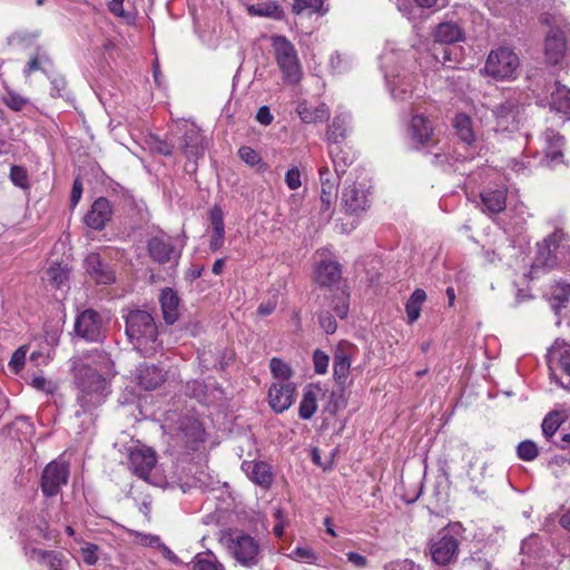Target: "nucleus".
Returning a JSON list of instances; mask_svg holds the SVG:
<instances>
[{
	"label": "nucleus",
	"mask_w": 570,
	"mask_h": 570,
	"mask_svg": "<svg viewBox=\"0 0 570 570\" xmlns=\"http://www.w3.org/2000/svg\"><path fill=\"white\" fill-rule=\"evenodd\" d=\"M550 108L561 115L563 119H570V88L556 83L551 92Z\"/></svg>",
	"instance_id": "nucleus-38"
},
{
	"label": "nucleus",
	"mask_w": 570,
	"mask_h": 570,
	"mask_svg": "<svg viewBox=\"0 0 570 570\" xmlns=\"http://www.w3.org/2000/svg\"><path fill=\"white\" fill-rule=\"evenodd\" d=\"M66 562L62 553L51 550L43 566L48 567L49 570H65Z\"/></svg>",
	"instance_id": "nucleus-64"
},
{
	"label": "nucleus",
	"mask_w": 570,
	"mask_h": 570,
	"mask_svg": "<svg viewBox=\"0 0 570 570\" xmlns=\"http://www.w3.org/2000/svg\"><path fill=\"white\" fill-rule=\"evenodd\" d=\"M426 299V294L423 289L416 288L405 304L407 321L410 324L416 322L421 315L422 305Z\"/></svg>",
	"instance_id": "nucleus-44"
},
{
	"label": "nucleus",
	"mask_w": 570,
	"mask_h": 570,
	"mask_svg": "<svg viewBox=\"0 0 570 570\" xmlns=\"http://www.w3.org/2000/svg\"><path fill=\"white\" fill-rule=\"evenodd\" d=\"M218 542L240 567L252 569L257 567L263 558L259 540L244 530L227 529L219 532Z\"/></svg>",
	"instance_id": "nucleus-5"
},
{
	"label": "nucleus",
	"mask_w": 570,
	"mask_h": 570,
	"mask_svg": "<svg viewBox=\"0 0 570 570\" xmlns=\"http://www.w3.org/2000/svg\"><path fill=\"white\" fill-rule=\"evenodd\" d=\"M543 150L544 157L541 163L549 168H557L559 165L564 164L562 148L564 138L553 129H547L543 135Z\"/></svg>",
	"instance_id": "nucleus-23"
},
{
	"label": "nucleus",
	"mask_w": 570,
	"mask_h": 570,
	"mask_svg": "<svg viewBox=\"0 0 570 570\" xmlns=\"http://www.w3.org/2000/svg\"><path fill=\"white\" fill-rule=\"evenodd\" d=\"M1 101L12 111H23L32 106V102L28 97L20 95L9 87L4 88Z\"/></svg>",
	"instance_id": "nucleus-43"
},
{
	"label": "nucleus",
	"mask_w": 570,
	"mask_h": 570,
	"mask_svg": "<svg viewBox=\"0 0 570 570\" xmlns=\"http://www.w3.org/2000/svg\"><path fill=\"white\" fill-rule=\"evenodd\" d=\"M171 434L189 450H197L204 442L205 429L195 416H183L173 429Z\"/></svg>",
	"instance_id": "nucleus-17"
},
{
	"label": "nucleus",
	"mask_w": 570,
	"mask_h": 570,
	"mask_svg": "<svg viewBox=\"0 0 570 570\" xmlns=\"http://www.w3.org/2000/svg\"><path fill=\"white\" fill-rule=\"evenodd\" d=\"M352 350H353V346L347 343H340L335 350L333 371H334V379L340 384H343L348 376L350 368H351Z\"/></svg>",
	"instance_id": "nucleus-31"
},
{
	"label": "nucleus",
	"mask_w": 570,
	"mask_h": 570,
	"mask_svg": "<svg viewBox=\"0 0 570 570\" xmlns=\"http://www.w3.org/2000/svg\"><path fill=\"white\" fill-rule=\"evenodd\" d=\"M128 468L138 478L147 481L156 465V452L139 442H132L128 449Z\"/></svg>",
	"instance_id": "nucleus-14"
},
{
	"label": "nucleus",
	"mask_w": 570,
	"mask_h": 570,
	"mask_svg": "<svg viewBox=\"0 0 570 570\" xmlns=\"http://www.w3.org/2000/svg\"><path fill=\"white\" fill-rule=\"evenodd\" d=\"M461 523H452L439 532V537L430 543L432 560L438 564H449L454 561L459 552V538L462 537Z\"/></svg>",
	"instance_id": "nucleus-9"
},
{
	"label": "nucleus",
	"mask_w": 570,
	"mask_h": 570,
	"mask_svg": "<svg viewBox=\"0 0 570 570\" xmlns=\"http://www.w3.org/2000/svg\"><path fill=\"white\" fill-rule=\"evenodd\" d=\"M517 453L521 460L532 461L538 456L539 450L533 441L524 440L517 446Z\"/></svg>",
	"instance_id": "nucleus-53"
},
{
	"label": "nucleus",
	"mask_w": 570,
	"mask_h": 570,
	"mask_svg": "<svg viewBox=\"0 0 570 570\" xmlns=\"http://www.w3.org/2000/svg\"><path fill=\"white\" fill-rule=\"evenodd\" d=\"M453 127L460 142L454 147L443 144L438 151L431 153L433 165L452 166L455 163L473 159L478 154V140L472 119L465 114H459L453 120Z\"/></svg>",
	"instance_id": "nucleus-3"
},
{
	"label": "nucleus",
	"mask_w": 570,
	"mask_h": 570,
	"mask_svg": "<svg viewBox=\"0 0 570 570\" xmlns=\"http://www.w3.org/2000/svg\"><path fill=\"white\" fill-rule=\"evenodd\" d=\"M413 2L421 8H431L435 4L436 0H396V7L404 17L410 19L414 10Z\"/></svg>",
	"instance_id": "nucleus-51"
},
{
	"label": "nucleus",
	"mask_w": 570,
	"mask_h": 570,
	"mask_svg": "<svg viewBox=\"0 0 570 570\" xmlns=\"http://www.w3.org/2000/svg\"><path fill=\"white\" fill-rule=\"evenodd\" d=\"M409 135L411 144L415 149L432 147L438 151V146L434 144V131L431 121L423 115H413L409 125ZM429 153H434L430 150ZM432 156V154H430Z\"/></svg>",
	"instance_id": "nucleus-19"
},
{
	"label": "nucleus",
	"mask_w": 570,
	"mask_h": 570,
	"mask_svg": "<svg viewBox=\"0 0 570 570\" xmlns=\"http://www.w3.org/2000/svg\"><path fill=\"white\" fill-rule=\"evenodd\" d=\"M533 164L528 157L512 158L509 167L518 175H527L531 171Z\"/></svg>",
	"instance_id": "nucleus-61"
},
{
	"label": "nucleus",
	"mask_w": 570,
	"mask_h": 570,
	"mask_svg": "<svg viewBox=\"0 0 570 570\" xmlns=\"http://www.w3.org/2000/svg\"><path fill=\"white\" fill-rule=\"evenodd\" d=\"M114 375V362L105 352H97L92 357L75 366L77 415L91 413L105 403L110 394L109 380Z\"/></svg>",
	"instance_id": "nucleus-2"
},
{
	"label": "nucleus",
	"mask_w": 570,
	"mask_h": 570,
	"mask_svg": "<svg viewBox=\"0 0 570 570\" xmlns=\"http://www.w3.org/2000/svg\"><path fill=\"white\" fill-rule=\"evenodd\" d=\"M318 386L308 385L304 389L303 397L298 406V415L302 420H309L317 410Z\"/></svg>",
	"instance_id": "nucleus-39"
},
{
	"label": "nucleus",
	"mask_w": 570,
	"mask_h": 570,
	"mask_svg": "<svg viewBox=\"0 0 570 570\" xmlns=\"http://www.w3.org/2000/svg\"><path fill=\"white\" fill-rule=\"evenodd\" d=\"M51 66L50 59L47 57L45 52H37V55L31 58L24 69L26 76L30 75L33 71L42 70L47 71V67Z\"/></svg>",
	"instance_id": "nucleus-52"
},
{
	"label": "nucleus",
	"mask_w": 570,
	"mask_h": 570,
	"mask_svg": "<svg viewBox=\"0 0 570 570\" xmlns=\"http://www.w3.org/2000/svg\"><path fill=\"white\" fill-rule=\"evenodd\" d=\"M328 155L337 175H344L355 158L353 150L341 142L328 145Z\"/></svg>",
	"instance_id": "nucleus-34"
},
{
	"label": "nucleus",
	"mask_w": 570,
	"mask_h": 570,
	"mask_svg": "<svg viewBox=\"0 0 570 570\" xmlns=\"http://www.w3.org/2000/svg\"><path fill=\"white\" fill-rule=\"evenodd\" d=\"M70 474L69 463L57 459L49 462L40 476V489L46 498L56 497L68 483Z\"/></svg>",
	"instance_id": "nucleus-12"
},
{
	"label": "nucleus",
	"mask_w": 570,
	"mask_h": 570,
	"mask_svg": "<svg viewBox=\"0 0 570 570\" xmlns=\"http://www.w3.org/2000/svg\"><path fill=\"white\" fill-rule=\"evenodd\" d=\"M351 114L347 111H337L326 130L327 145L343 142L351 131Z\"/></svg>",
	"instance_id": "nucleus-28"
},
{
	"label": "nucleus",
	"mask_w": 570,
	"mask_h": 570,
	"mask_svg": "<svg viewBox=\"0 0 570 570\" xmlns=\"http://www.w3.org/2000/svg\"><path fill=\"white\" fill-rule=\"evenodd\" d=\"M370 188L364 183L347 185L342 194V202L351 214H360L370 207Z\"/></svg>",
	"instance_id": "nucleus-22"
},
{
	"label": "nucleus",
	"mask_w": 570,
	"mask_h": 570,
	"mask_svg": "<svg viewBox=\"0 0 570 570\" xmlns=\"http://www.w3.org/2000/svg\"><path fill=\"white\" fill-rule=\"evenodd\" d=\"M27 352H28L27 345H22L13 352L11 360L9 361V368L13 373L17 374L23 368L24 363H26Z\"/></svg>",
	"instance_id": "nucleus-57"
},
{
	"label": "nucleus",
	"mask_w": 570,
	"mask_h": 570,
	"mask_svg": "<svg viewBox=\"0 0 570 570\" xmlns=\"http://www.w3.org/2000/svg\"><path fill=\"white\" fill-rule=\"evenodd\" d=\"M183 149L189 159H196L204 154V136L194 124L189 125L185 130Z\"/></svg>",
	"instance_id": "nucleus-33"
},
{
	"label": "nucleus",
	"mask_w": 570,
	"mask_h": 570,
	"mask_svg": "<svg viewBox=\"0 0 570 570\" xmlns=\"http://www.w3.org/2000/svg\"><path fill=\"white\" fill-rule=\"evenodd\" d=\"M509 213L510 219L504 223V233L513 236L522 235L527 229L528 222L532 217V214L523 203L514 204Z\"/></svg>",
	"instance_id": "nucleus-27"
},
{
	"label": "nucleus",
	"mask_w": 570,
	"mask_h": 570,
	"mask_svg": "<svg viewBox=\"0 0 570 570\" xmlns=\"http://www.w3.org/2000/svg\"><path fill=\"white\" fill-rule=\"evenodd\" d=\"M313 364L315 373L325 374L328 368L330 357L325 352L316 350L313 354Z\"/></svg>",
	"instance_id": "nucleus-60"
},
{
	"label": "nucleus",
	"mask_w": 570,
	"mask_h": 570,
	"mask_svg": "<svg viewBox=\"0 0 570 570\" xmlns=\"http://www.w3.org/2000/svg\"><path fill=\"white\" fill-rule=\"evenodd\" d=\"M147 252L149 257L160 265H177L181 255V248L177 247L174 238L165 233L148 239Z\"/></svg>",
	"instance_id": "nucleus-13"
},
{
	"label": "nucleus",
	"mask_w": 570,
	"mask_h": 570,
	"mask_svg": "<svg viewBox=\"0 0 570 570\" xmlns=\"http://www.w3.org/2000/svg\"><path fill=\"white\" fill-rule=\"evenodd\" d=\"M561 414L559 412H550L542 421L541 428L544 438L551 441L556 432L561 425Z\"/></svg>",
	"instance_id": "nucleus-47"
},
{
	"label": "nucleus",
	"mask_w": 570,
	"mask_h": 570,
	"mask_svg": "<svg viewBox=\"0 0 570 570\" xmlns=\"http://www.w3.org/2000/svg\"><path fill=\"white\" fill-rule=\"evenodd\" d=\"M75 331L78 336L88 342L100 341L102 337V322L100 315L94 309L83 311L76 318Z\"/></svg>",
	"instance_id": "nucleus-21"
},
{
	"label": "nucleus",
	"mask_w": 570,
	"mask_h": 570,
	"mask_svg": "<svg viewBox=\"0 0 570 570\" xmlns=\"http://www.w3.org/2000/svg\"><path fill=\"white\" fill-rule=\"evenodd\" d=\"M191 570H225V567L213 551L207 550L194 557Z\"/></svg>",
	"instance_id": "nucleus-42"
},
{
	"label": "nucleus",
	"mask_w": 570,
	"mask_h": 570,
	"mask_svg": "<svg viewBox=\"0 0 570 570\" xmlns=\"http://www.w3.org/2000/svg\"><path fill=\"white\" fill-rule=\"evenodd\" d=\"M242 470L248 479L263 488H268L273 482V473L269 464L263 461H244Z\"/></svg>",
	"instance_id": "nucleus-30"
},
{
	"label": "nucleus",
	"mask_w": 570,
	"mask_h": 570,
	"mask_svg": "<svg viewBox=\"0 0 570 570\" xmlns=\"http://www.w3.org/2000/svg\"><path fill=\"white\" fill-rule=\"evenodd\" d=\"M130 534L134 538V541L140 546L153 548H158V546H160L161 540L158 535L138 531H132Z\"/></svg>",
	"instance_id": "nucleus-59"
},
{
	"label": "nucleus",
	"mask_w": 570,
	"mask_h": 570,
	"mask_svg": "<svg viewBox=\"0 0 570 570\" xmlns=\"http://www.w3.org/2000/svg\"><path fill=\"white\" fill-rule=\"evenodd\" d=\"M296 111L301 120L305 124L323 122L330 117V109L325 104L313 106L303 101L297 105Z\"/></svg>",
	"instance_id": "nucleus-37"
},
{
	"label": "nucleus",
	"mask_w": 570,
	"mask_h": 570,
	"mask_svg": "<svg viewBox=\"0 0 570 570\" xmlns=\"http://www.w3.org/2000/svg\"><path fill=\"white\" fill-rule=\"evenodd\" d=\"M292 11L297 14H318L324 16L327 9L324 8V0H294Z\"/></svg>",
	"instance_id": "nucleus-45"
},
{
	"label": "nucleus",
	"mask_w": 570,
	"mask_h": 570,
	"mask_svg": "<svg viewBox=\"0 0 570 570\" xmlns=\"http://www.w3.org/2000/svg\"><path fill=\"white\" fill-rule=\"evenodd\" d=\"M296 385L293 382H275L268 390L269 406L276 413H283L294 403Z\"/></svg>",
	"instance_id": "nucleus-24"
},
{
	"label": "nucleus",
	"mask_w": 570,
	"mask_h": 570,
	"mask_svg": "<svg viewBox=\"0 0 570 570\" xmlns=\"http://www.w3.org/2000/svg\"><path fill=\"white\" fill-rule=\"evenodd\" d=\"M51 550H42L33 547H24V554L29 561L43 564L48 559Z\"/></svg>",
	"instance_id": "nucleus-62"
},
{
	"label": "nucleus",
	"mask_w": 570,
	"mask_h": 570,
	"mask_svg": "<svg viewBox=\"0 0 570 570\" xmlns=\"http://www.w3.org/2000/svg\"><path fill=\"white\" fill-rule=\"evenodd\" d=\"M570 259V237L562 228H556L537 244V254L531 266V274L547 272L559 267Z\"/></svg>",
	"instance_id": "nucleus-6"
},
{
	"label": "nucleus",
	"mask_w": 570,
	"mask_h": 570,
	"mask_svg": "<svg viewBox=\"0 0 570 570\" xmlns=\"http://www.w3.org/2000/svg\"><path fill=\"white\" fill-rule=\"evenodd\" d=\"M10 179L12 184L19 188L27 189L29 187L28 174L23 167L12 166L10 169Z\"/></svg>",
	"instance_id": "nucleus-58"
},
{
	"label": "nucleus",
	"mask_w": 570,
	"mask_h": 570,
	"mask_svg": "<svg viewBox=\"0 0 570 570\" xmlns=\"http://www.w3.org/2000/svg\"><path fill=\"white\" fill-rule=\"evenodd\" d=\"M321 183V215L323 220H328L333 213V205L337 199V189L341 177L337 173L332 174L327 166H322L318 169Z\"/></svg>",
	"instance_id": "nucleus-15"
},
{
	"label": "nucleus",
	"mask_w": 570,
	"mask_h": 570,
	"mask_svg": "<svg viewBox=\"0 0 570 570\" xmlns=\"http://www.w3.org/2000/svg\"><path fill=\"white\" fill-rule=\"evenodd\" d=\"M495 131L514 132L523 124V108L513 100H508L493 109Z\"/></svg>",
	"instance_id": "nucleus-16"
},
{
	"label": "nucleus",
	"mask_w": 570,
	"mask_h": 570,
	"mask_svg": "<svg viewBox=\"0 0 570 570\" xmlns=\"http://www.w3.org/2000/svg\"><path fill=\"white\" fill-rule=\"evenodd\" d=\"M480 208L492 217L507 208L508 187L504 183L485 186L480 191Z\"/></svg>",
	"instance_id": "nucleus-18"
},
{
	"label": "nucleus",
	"mask_w": 570,
	"mask_h": 570,
	"mask_svg": "<svg viewBox=\"0 0 570 570\" xmlns=\"http://www.w3.org/2000/svg\"><path fill=\"white\" fill-rule=\"evenodd\" d=\"M383 570H423V568L407 558H399L383 564Z\"/></svg>",
	"instance_id": "nucleus-55"
},
{
	"label": "nucleus",
	"mask_w": 570,
	"mask_h": 570,
	"mask_svg": "<svg viewBox=\"0 0 570 570\" xmlns=\"http://www.w3.org/2000/svg\"><path fill=\"white\" fill-rule=\"evenodd\" d=\"M112 216V206L105 197L97 198L91 205L90 210L85 216V223L88 227L101 230Z\"/></svg>",
	"instance_id": "nucleus-25"
},
{
	"label": "nucleus",
	"mask_w": 570,
	"mask_h": 570,
	"mask_svg": "<svg viewBox=\"0 0 570 570\" xmlns=\"http://www.w3.org/2000/svg\"><path fill=\"white\" fill-rule=\"evenodd\" d=\"M209 220L212 228L209 248L212 252H217L223 247L225 240L224 213L219 206L216 205L210 208Z\"/></svg>",
	"instance_id": "nucleus-32"
},
{
	"label": "nucleus",
	"mask_w": 570,
	"mask_h": 570,
	"mask_svg": "<svg viewBox=\"0 0 570 570\" xmlns=\"http://www.w3.org/2000/svg\"><path fill=\"white\" fill-rule=\"evenodd\" d=\"M51 90L50 94L52 97H61L66 100L70 99V94L67 89V81L60 75H55L50 78Z\"/></svg>",
	"instance_id": "nucleus-54"
},
{
	"label": "nucleus",
	"mask_w": 570,
	"mask_h": 570,
	"mask_svg": "<svg viewBox=\"0 0 570 570\" xmlns=\"http://www.w3.org/2000/svg\"><path fill=\"white\" fill-rule=\"evenodd\" d=\"M341 266L336 261L321 258L315 266V281L321 286H332L341 279Z\"/></svg>",
	"instance_id": "nucleus-29"
},
{
	"label": "nucleus",
	"mask_w": 570,
	"mask_h": 570,
	"mask_svg": "<svg viewBox=\"0 0 570 570\" xmlns=\"http://www.w3.org/2000/svg\"><path fill=\"white\" fill-rule=\"evenodd\" d=\"M124 317L126 335L137 352L144 356H150L161 348L158 328L150 313L142 309H130Z\"/></svg>",
	"instance_id": "nucleus-4"
},
{
	"label": "nucleus",
	"mask_w": 570,
	"mask_h": 570,
	"mask_svg": "<svg viewBox=\"0 0 570 570\" xmlns=\"http://www.w3.org/2000/svg\"><path fill=\"white\" fill-rule=\"evenodd\" d=\"M287 557L299 563L325 567L323 558L309 546H297Z\"/></svg>",
	"instance_id": "nucleus-41"
},
{
	"label": "nucleus",
	"mask_w": 570,
	"mask_h": 570,
	"mask_svg": "<svg viewBox=\"0 0 570 570\" xmlns=\"http://www.w3.org/2000/svg\"><path fill=\"white\" fill-rule=\"evenodd\" d=\"M99 547L95 543L83 542L80 548V554L83 563L87 566H95L98 562Z\"/></svg>",
	"instance_id": "nucleus-56"
},
{
	"label": "nucleus",
	"mask_w": 570,
	"mask_h": 570,
	"mask_svg": "<svg viewBox=\"0 0 570 570\" xmlns=\"http://www.w3.org/2000/svg\"><path fill=\"white\" fill-rule=\"evenodd\" d=\"M240 159L250 167H258V170H263L266 164L263 163L261 155L248 146H243L238 150Z\"/></svg>",
	"instance_id": "nucleus-50"
},
{
	"label": "nucleus",
	"mask_w": 570,
	"mask_h": 570,
	"mask_svg": "<svg viewBox=\"0 0 570 570\" xmlns=\"http://www.w3.org/2000/svg\"><path fill=\"white\" fill-rule=\"evenodd\" d=\"M159 303L163 312L164 321L171 325L179 317V297L177 293L170 288H164L159 296Z\"/></svg>",
	"instance_id": "nucleus-35"
},
{
	"label": "nucleus",
	"mask_w": 570,
	"mask_h": 570,
	"mask_svg": "<svg viewBox=\"0 0 570 570\" xmlns=\"http://www.w3.org/2000/svg\"><path fill=\"white\" fill-rule=\"evenodd\" d=\"M434 43L417 57V49L404 50L394 41H387L380 56V66L391 97L396 102L409 101L417 82L416 70L428 73L436 70L440 65L452 67L451 50L444 45L463 40L462 29L454 22L440 23L434 32Z\"/></svg>",
	"instance_id": "nucleus-1"
},
{
	"label": "nucleus",
	"mask_w": 570,
	"mask_h": 570,
	"mask_svg": "<svg viewBox=\"0 0 570 570\" xmlns=\"http://www.w3.org/2000/svg\"><path fill=\"white\" fill-rule=\"evenodd\" d=\"M135 377L142 389L155 390L165 381L166 372L158 365L142 363L137 366Z\"/></svg>",
	"instance_id": "nucleus-26"
},
{
	"label": "nucleus",
	"mask_w": 570,
	"mask_h": 570,
	"mask_svg": "<svg viewBox=\"0 0 570 570\" xmlns=\"http://www.w3.org/2000/svg\"><path fill=\"white\" fill-rule=\"evenodd\" d=\"M550 304L557 315L568 317L570 315V285L558 283L552 289Z\"/></svg>",
	"instance_id": "nucleus-36"
},
{
	"label": "nucleus",
	"mask_w": 570,
	"mask_h": 570,
	"mask_svg": "<svg viewBox=\"0 0 570 570\" xmlns=\"http://www.w3.org/2000/svg\"><path fill=\"white\" fill-rule=\"evenodd\" d=\"M541 21L550 26L544 41L546 59L551 65H558L567 53L570 56V41L567 39L569 23L563 17H552L549 13L543 14Z\"/></svg>",
	"instance_id": "nucleus-7"
},
{
	"label": "nucleus",
	"mask_w": 570,
	"mask_h": 570,
	"mask_svg": "<svg viewBox=\"0 0 570 570\" xmlns=\"http://www.w3.org/2000/svg\"><path fill=\"white\" fill-rule=\"evenodd\" d=\"M269 368L273 376L277 379L278 382H289L292 370L283 360L273 357L269 362Z\"/></svg>",
	"instance_id": "nucleus-49"
},
{
	"label": "nucleus",
	"mask_w": 570,
	"mask_h": 570,
	"mask_svg": "<svg viewBox=\"0 0 570 570\" xmlns=\"http://www.w3.org/2000/svg\"><path fill=\"white\" fill-rule=\"evenodd\" d=\"M247 12L253 17H265L274 20L284 19V10L276 1L250 4L247 7Z\"/></svg>",
	"instance_id": "nucleus-40"
},
{
	"label": "nucleus",
	"mask_w": 570,
	"mask_h": 570,
	"mask_svg": "<svg viewBox=\"0 0 570 570\" xmlns=\"http://www.w3.org/2000/svg\"><path fill=\"white\" fill-rule=\"evenodd\" d=\"M47 275L55 287L61 288L69 278V269L61 264H53L48 268Z\"/></svg>",
	"instance_id": "nucleus-48"
},
{
	"label": "nucleus",
	"mask_w": 570,
	"mask_h": 570,
	"mask_svg": "<svg viewBox=\"0 0 570 570\" xmlns=\"http://www.w3.org/2000/svg\"><path fill=\"white\" fill-rule=\"evenodd\" d=\"M87 276L99 285H111L116 282L114 267L105 262L98 253H90L83 259Z\"/></svg>",
	"instance_id": "nucleus-20"
},
{
	"label": "nucleus",
	"mask_w": 570,
	"mask_h": 570,
	"mask_svg": "<svg viewBox=\"0 0 570 570\" xmlns=\"http://www.w3.org/2000/svg\"><path fill=\"white\" fill-rule=\"evenodd\" d=\"M330 308L338 316L344 318L348 313V294L345 291H338L331 299Z\"/></svg>",
	"instance_id": "nucleus-46"
},
{
	"label": "nucleus",
	"mask_w": 570,
	"mask_h": 570,
	"mask_svg": "<svg viewBox=\"0 0 570 570\" xmlns=\"http://www.w3.org/2000/svg\"><path fill=\"white\" fill-rule=\"evenodd\" d=\"M271 46L276 63L286 82L296 83L302 77V66L295 46L285 36L271 37Z\"/></svg>",
	"instance_id": "nucleus-8"
},
{
	"label": "nucleus",
	"mask_w": 570,
	"mask_h": 570,
	"mask_svg": "<svg viewBox=\"0 0 570 570\" xmlns=\"http://www.w3.org/2000/svg\"><path fill=\"white\" fill-rule=\"evenodd\" d=\"M519 66L520 61L517 53L509 48L501 47L489 53L484 71L494 79L511 80L517 77Z\"/></svg>",
	"instance_id": "nucleus-10"
},
{
	"label": "nucleus",
	"mask_w": 570,
	"mask_h": 570,
	"mask_svg": "<svg viewBox=\"0 0 570 570\" xmlns=\"http://www.w3.org/2000/svg\"><path fill=\"white\" fill-rule=\"evenodd\" d=\"M551 379L561 387H570V345L557 340L548 350Z\"/></svg>",
	"instance_id": "nucleus-11"
},
{
	"label": "nucleus",
	"mask_w": 570,
	"mask_h": 570,
	"mask_svg": "<svg viewBox=\"0 0 570 570\" xmlns=\"http://www.w3.org/2000/svg\"><path fill=\"white\" fill-rule=\"evenodd\" d=\"M302 174H301V170L298 169V167H291L286 173H285V177H284V180H285V184L286 186L292 189V190H296L298 189L301 186H302Z\"/></svg>",
	"instance_id": "nucleus-63"
}]
</instances>
